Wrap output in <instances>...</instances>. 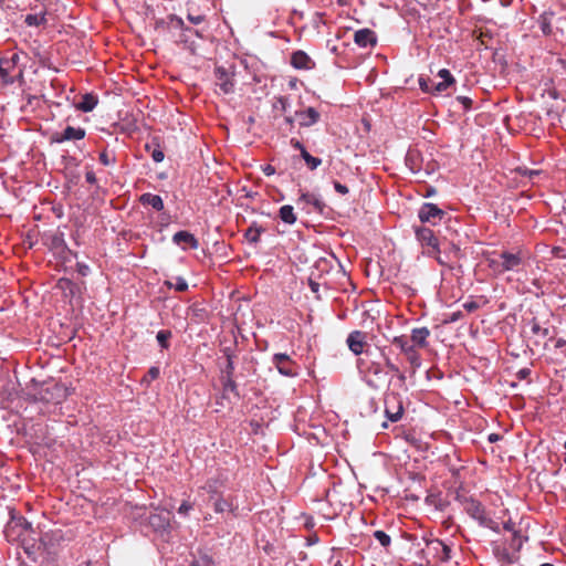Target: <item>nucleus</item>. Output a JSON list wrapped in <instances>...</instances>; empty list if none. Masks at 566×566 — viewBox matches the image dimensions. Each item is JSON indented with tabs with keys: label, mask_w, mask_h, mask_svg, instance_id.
Masks as SVG:
<instances>
[{
	"label": "nucleus",
	"mask_w": 566,
	"mask_h": 566,
	"mask_svg": "<svg viewBox=\"0 0 566 566\" xmlns=\"http://www.w3.org/2000/svg\"><path fill=\"white\" fill-rule=\"evenodd\" d=\"M525 254L522 250L502 251L497 253V258H489L488 264L497 274L509 271H518L523 265Z\"/></svg>",
	"instance_id": "1"
},
{
	"label": "nucleus",
	"mask_w": 566,
	"mask_h": 566,
	"mask_svg": "<svg viewBox=\"0 0 566 566\" xmlns=\"http://www.w3.org/2000/svg\"><path fill=\"white\" fill-rule=\"evenodd\" d=\"M216 86L219 92L228 95L234 92V67H226L223 65H217L214 67Z\"/></svg>",
	"instance_id": "2"
},
{
	"label": "nucleus",
	"mask_w": 566,
	"mask_h": 566,
	"mask_svg": "<svg viewBox=\"0 0 566 566\" xmlns=\"http://www.w3.org/2000/svg\"><path fill=\"white\" fill-rule=\"evenodd\" d=\"M385 415L391 422H397L403 415V401L399 394L388 392L385 395Z\"/></svg>",
	"instance_id": "3"
},
{
	"label": "nucleus",
	"mask_w": 566,
	"mask_h": 566,
	"mask_svg": "<svg viewBox=\"0 0 566 566\" xmlns=\"http://www.w3.org/2000/svg\"><path fill=\"white\" fill-rule=\"evenodd\" d=\"M272 364L282 376L290 378L298 376V365L287 354H274Z\"/></svg>",
	"instance_id": "4"
},
{
	"label": "nucleus",
	"mask_w": 566,
	"mask_h": 566,
	"mask_svg": "<svg viewBox=\"0 0 566 566\" xmlns=\"http://www.w3.org/2000/svg\"><path fill=\"white\" fill-rule=\"evenodd\" d=\"M457 500L461 503L465 513L475 520L479 525L488 517L485 507L476 499L472 496H458Z\"/></svg>",
	"instance_id": "5"
},
{
	"label": "nucleus",
	"mask_w": 566,
	"mask_h": 566,
	"mask_svg": "<svg viewBox=\"0 0 566 566\" xmlns=\"http://www.w3.org/2000/svg\"><path fill=\"white\" fill-rule=\"evenodd\" d=\"M416 238L423 248H427L428 255L440 253L439 241L430 228L419 227L415 229Z\"/></svg>",
	"instance_id": "6"
},
{
	"label": "nucleus",
	"mask_w": 566,
	"mask_h": 566,
	"mask_svg": "<svg viewBox=\"0 0 566 566\" xmlns=\"http://www.w3.org/2000/svg\"><path fill=\"white\" fill-rule=\"evenodd\" d=\"M444 216L446 212L431 202L423 203L418 211V217L422 223H431L433 226L441 221Z\"/></svg>",
	"instance_id": "7"
},
{
	"label": "nucleus",
	"mask_w": 566,
	"mask_h": 566,
	"mask_svg": "<svg viewBox=\"0 0 566 566\" xmlns=\"http://www.w3.org/2000/svg\"><path fill=\"white\" fill-rule=\"evenodd\" d=\"M379 350H371L367 348L365 350V358L360 359V364L366 365L367 373L376 377V379L380 380L386 373L384 371L382 365L380 361L376 360Z\"/></svg>",
	"instance_id": "8"
},
{
	"label": "nucleus",
	"mask_w": 566,
	"mask_h": 566,
	"mask_svg": "<svg viewBox=\"0 0 566 566\" xmlns=\"http://www.w3.org/2000/svg\"><path fill=\"white\" fill-rule=\"evenodd\" d=\"M39 396L40 400L60 403L66 397V388L61 384H53L42 388Z\"/></svg>",
	"instance_id": "9"
},
{
	"label": "nucleus",
	"mask_w": 566,
	"mask_h": 566,
	"mask_svg": "<svg viewBox=\"0 0 566 566\" xmlns=\"http://www.w3.org/2000/svg\"><path fill=\"white\" fill-rule=\"evenodd\" d=\"M85 129L82 127L66 126L61 134H54L52 142L62 144L69 140H81L85 137Z\"/></svg>",
	"instance_id": "10"
},
{
	"label": "nucleus",
	"mask_w": 566,
	"mask_h": 566,
	"mask_svg": "<svg viewBox=\"0 0 566 566\" xmlns=\"http://www.w3.org/2000/svg\"><path fill=\"white\" fill-rule=\"evenodd\" d=\"M295 116L298 119V125L301 127H311L321 119L319 112L314 107L296 111Z\"/></svg>",
	"instance_id": "11"
},
{
	"label": "nucleus",
	"mask_w": 566,
	"mask_h": 566,
	"mask_svg": "<svg viewBox=\"0 0 566 566\" xmlns=\"http://www.w3.org/2000/svg\"><path fill=\"white\" fill-rule=\"evenodd\" d=\"M354 42L359 48H374L377 44V35L368 28L359 29L354 33Z\"/></svg>",
	"instance_id": "12"
},
{
	"label": "nucleus",
	"mask_w": 566,
	"mask_h": 566,
	"mask_svg": "<svg viewBox=\"0 0 566 566\" xmlns=\"http://www.w3.org/2000/svg\"><path fill=\"white\" fill-rule=\"evenodd\" d=\"M291 65L296 70L308 71L315 67V62L306 52L297 50L291 55Z\"/></svg>",
	"instance_id": "13"
},
{
	"label": "nucleus",
	"mask_w": 566,
	"mask_h": 566,
	"mask_svg": "<svg viewBox=\"0 0 566 566\" xmlns=\"http://www.w3.org/2000/svg\"><path fill=\"white\" fill-rule=\"evenodd\" d=\"M348 348L355 354H365L364 346L366 345V334L361 331H354L347 337Z\"/></svg>",
	"instance_id": "14"
},
{
	"label": "nucleus",
	"mask_w": 566,
	"mask_h": 566,
	"mask_svg": "<svg viewBox=\"0 0 566 566\" xmlns=\"http://www.w3.org/2000/svg\"><path fill=\"white\" fill-rule=\"evenodd\" d=\"M428 546L433 551L436 558L441 563H447L451 558V548L441 539H432L428 543Z\"/></svg>",
	"instance_id": "15"
},
{
	"label": "nucleus",
	"mask_w": 566,
	"mask_h": 566,
	"mask_svg": "<svg viewBox=\"0 0 566 566\" xmlns=\"http://www.w3.org/2000/svg\"><path fill=\"white\" fill-rule=\"evenodd\" d=\"M148 523L155 532H166L170 527V513H153L149 515Z\"/></svg>",
	"instance_id": "16"
},
{
	"label": "nucleus",
	"mask_w": 566,
	"mask_h": 566,
	"mask_svg": "<svg viewBox=\"0 0 566 566\" xmlns=\"http://www.w3.org/2000/svg\"><path fill=\"white\" fill-rule=\"evenodd\" d=\"M10 513V523H13L15 527L20 528L19 533H33L35 534V528L32 523L29 522L24 516L17 514L14 509H9Z\"/></svg>",
	"instance_id": "17"
},
{
	"label": "nucleus",
	"mask_w": 566,
	"mask_h": 566,
	"mask_svg": "<svg viewBox=\"0 0 566 566\" xmlns=\"http://www.w3.org/2000/svg\"><path fill=\"white\" fill-rule=\"evenodd\" d=\"M172 242L175 244H187L190 249L197 250L199 248L198 239L188 231H178L172 235Z\"/></svg>",
	"instance_id": "18"
},
{
	"label": "nucleus",
	"mask_w": 566,
	"mask_h": 566,
	"mask_svg": "<svg viewBox=\"0 0 566 566\" xmlns=\"http://www.w3.org/2000/svg\"><path fill=\"white\" fill-rule=\"evenodd\" d=\"M19 538L21 542V545L25 552V554L31 555L35 552L38 548V532L35 531V534L33 533H19Z\"/></svg>",
	"instance_id": "19"
},
{
	"label": "nucleus",
	"mask_w": 566,
	"mask_h": 566,
	"mask_svg": "<svg viewBox=\"0 0 566 566\" xmlns=\"http://www.w3.org/2000/svg\"><path fill=\"white\" fill-rule=\"evenodd\" d=\"M298 202H304L306 205H311L313 207L314 211H316L318 213H323V211L326 207L319 196H317L315 193H311V192H302L298 198Z\"/></svg>",
	"instance_id": "20"
},
{
	"label": "nucleus",
	"mask_w": 566,
	"mask_h": 566,
	"mask_svg": "<svg viewBox=\"0 0 566 566\" xmlns=\"http://www.w3.org/2000/svg\"><path fill=\"white\" fill-rule=\"evenodd\" d=\"M139 202L143 206H150L156 211L164 210V200L160 196L150 192H145L139 197Z\"/></svg>",
	"instance_id": "21"
},
{
	"label": "nucleus",
	"mask_w": 566,
	"mask_h": 566,
	"mask_svg": "<svg viewBox=\"0 0 566 566\" xmlns=\"http://www.w3.org/2000/svg\"><path fill=\"white\" fill-rule=\"evenodd\" d=\"M98 103L97 96L91 93H86L82 96L81 101L77 104V109L88 113L92 112Z\"/></svg>",
	"instance_id": "22"
},
{
	"label": "nucleus",
	"mask_w": 566,
	"mask_h": 566,
	"mask_svg": "<svg viewBox=\"0 0 566 566\" xmlns=\"http://www.w3.org/2000/svg\"><path fill=\"white\" fill-rule=\"evenodd\" d=\"M430 331L427 327L413 328L411 332V340L420 347L427 346V338Z\"/></svg>",
	"instance_id": "23"
},
{
	"label": "nucleus",
	"mask_w": 566,
	"mask_h": 566,
	"mask_svg": "<svg viewBox=\"0 0 566 566\" xmlns=\"http://www.w3.org/2000/svg\"><path fill=\"white\" fill-rule=\"evenodd\" d=\"M280 219L286 224H294L296 222V214L294 208L291 205H284L279 210Z\"/></svg>",
	"instance_id": "24"
},
{
	"label": "nucleus",
	"mask_w": 566,
	"mask_h": 566,
	"mask_svg": "<svg viewBox=\"0 0 566 566\" xmlns=\"http://www.w3.org/2000/svg\"><path fill=\"white\" fill-rule=\"evenodd\" d=\"M553 15L554 14L552 12H544L538 18L539 29H541V31L545 35H549L552 33V18H553Z\"/></svg>",
	"instance_id": "25"
},
{
	"label": "nucleus",
	"mask_w": 566,
	"mask_h": 566,
	"mask_svg": "<svg viewBox=\"0 0 566 566\" xmlns=\"http://www.w3.org/2000/svg\"><path fill=\"white\" fill-rule=\"evenodd\" d=\"M494 554L499 562H501L502 564L510 565L515 563L516 560V556L514 554H511L506 548L497 547L494 549Z\"/></svg>",
	"instance_id": "26"
},
{
	"label": "nucleus",
	"mask_w": 566,
	"mask_h": 566,
	"mask_svg": "<svg viewBox=\"0 0 566 566\" xmlns=\"http://www.w3.org/2000/svg\"><path fill=\"white\" fill-rule=\"evenodd\" d=\"M222 485L223 482L220 479H209L202 486V490L209 493L212 497L219 493Z\"/></svg>",
	"instance_id": "27"
},
{
	"label": "nucleus",
	"mask_w": 566,
	"mask_h": 566,
	"mask_svg": "<svg viewBox=\"0 0 566 566\" xmlns=\"http://www.w3.org/2000/svg\"><path fill=\"white\" fill-rule=\"evenodd\" d=\"M301 157L305 161L307 168L312 171L317 169L322 165V159L312 156L307 150H303V155Z\"/></svg>",
	"instance_id": "28"
},
{
	"label": "nucleus",
	"mask_w": 566,
	"mask_h": 566,
	"mask_svg": "<svg viewBox=\"0 0 566 566\" xmlns=\"http://www.w3.org/2000/svg\"><path fill=\"white\" fill-rule=\"evenodd\" d=\"M222 388L223 392H232L235 397H239L238 386L233 379V377H222Z\"/></svg>",
	"instance_id": "29"
},
{
	"label": "nucleus",
	"mask_w": 566,
	"mask_h": 566,
	"mask_svg": "<svg viewBox=\"0 0 566 566\" xmlns=\"http://www.w3.org/2000/svg\"><path fill=\"white\" fill-rule=\"evenodd\" d=\"M99 163L104 166H111L116 163V156L114 151L108 150L107 148L103 149L99 153Z\"/></svg>",
	"instance_id": "30"
},
{
	"label": "nucleus",
	"mask_w": 566,
	"mask_h": 566,
	"mask_svg": "<svg viewBox=\"0 0 566 566\" xmlns=\"http://www.w3.org/2000/svg\"><path fill=\"white\" fill-rule=\"evenodd\" d=\"M165 285L169 289H175L178 292H185L188 290V283L182 276H177L176 282L165 281Z\"/></svg>",
	"instance_id": "31"
},
{
	"label": "nucleus",
	"mask_w": 566,
	"mask_h": 566,
	"mask_svg": "<svg viewBox=\"0 0 566 566\" xmlns=\"http://www.w3.org/2000/svg\"><path fill=\"white\" fill-rule=\"evenodd\" d=\"M12 69L0 63V77L4 84H13L15 78L11 75Z\"/></svg>",
	"instance_id": "32"
},
{
	"label": "nucleus",
	"mask_w": 566,
	"mask_h": 566,
	"mask_svg": "<svg viewBox=\"0 0 566 566\" xmlns=\"http://www.w3.org/2000/svg\"><path fill=\"white\" fill-rule=\"evenodd\" d=\"M157 342L163 349L169 347V339L171 338V332L168 329H161L156 335Z\"/></svg>",
	"instance_id": "33"
},
{
	"label": "nucleus",
	"mask_w": 566,
	"mask_h": 566,
	"mask_svg": "<svg viewBox=\"0 0 566 566\" xmlns=\"http://www.w3.org/2000/svg\"><path fill=\"white\" fill-rule=\"evenodd\" d=\"M193 566H217L211 556L199 554L192 562Z\"/></svg>",
	"instance_id": "34"
},
{
	"label": "nucleus",
	"mask_w": 566,
	"mask_h": 566,
	"mask_svg": "<svg viewBox=\"0 0 566 566\" xmlns=\"http://www.w3.org/2000/svg\"><path fill=\"white\" fill-rule=\"evenodd\" d=\"M261 232L262 230L260 228H256V227H250L247 231H245V239L251 242V243H258L260 241V235H261Z\"/></svg>",
	"instance_id": "35"
},
{
	"label": "nucleus",
	"mask_w": 566,
	"mask_h": 566,
	"mask_svg": "<svg viewBox=\"0 0 566 566\" xmlns=\"http://www.w3.org/2000/svg\"><path fill=\"white\" fill-rule=\"evenodd\" d=\"M374 537L385 548H387L391 544V537L386 532H384V531H380V530L375 531L374 532Z\"/></svg>",
	"instance_id": "36"
},
{
	"label": "nucleus",
	"mask_w": 566,
	"mask_h": 566,
	"mask_svg": "<svg viewBox=\"0 0 566 566\" xmlns=\"http://www.w3.org/2000/svg\"><path fill=\"white\" fill-rule=\"evenodd\" d=\"M394 344L396 346H398L405 354L409 353V350H411L415 346L412 344L409 343V340L403 337V336H400V337H395L394 338Z\"/></svg>",
	"instance_id": "37"
},
{
	"label": "nucleus",
	"mask_w": 566,
	"mask_h": 566,
	"mask_svg": "<svg viewBox=\"0 0 566 566\" xmlns=\"http://www.w3.org/2000/svg\"><path fill=\"white\" fill-rule=\"evenodd\" d=\"M418 82L422 92L433 93V80L420 76Z\"/></svg>",
	"instance_id": "38"
},
{
	"label": "nucleus",
	"mask_w": 566,
	"mask_h": 566,
	"mask_svg": "<svg viewBox=\"0 0 566 566\" xmlns=\"http://www.w3.org/2000/svg\"><path fill=\"white\" fill-rule=\"evenodd\" d=\"M213 509L216 513H223L231 510V504L227 500L220 497L214 502Z\"/></svg>",
	"instance_id": "39"
},
{
	"label": "nucleus",
	"mask_w": 566,
	"mask_h": 566,
	"mask_svg": "<svg viewBox=\"0 0 566 566\" xmlns=\"http://www.w3.org/2000/svg\"><path fill=\"white\" fill-rule=\"evenodd\" d=\"M44 17L39 14H28L24 22L30 27H38L44 22Z\"/></svg>",
	"instance_id": "40"
},
{
	"label": "nucleus",
	"mask_w": 566,
	"mask_h": 566,
	"mask_svg": "<svg viewBox=\"0 0 566 566\" xmlns=\"http://www.w3.org/2000/svg\"><path fill=\"white\" fill-rule=\"evenodd\" d=\"M20 61V55L18 53H13L10 57H0L1 64H7L12 69V71L15 69Z\"/></svg>",
	"instance_id": "41"
},
{
	"label": "nucleus",
	"mask_w": 566,
	"mask_h": 566,
	"mask_svg": "<svg viewBox=\"0 0 566 566\" xmlns=\"http://www.w3.org/2000/svg\"><path fill=\"white\" fill-rule=\"evenodd\" d=\"M406 356H407V359L410 361V364L415 368L420 367L421 359H420L419 354L416 352L415 347L411 350H409V353H407Z\"/></svg>",
	"instance_id": "42"
},
{
	"label": "nucleus",
	"mask_w": 566,
	"mask_h": 566,
	"mask_svg": "<svg viewBox=\"0 0 566 566\" xmlns=\"http://www.w3.org/2000/svg\"><path fill=\"white\" fill-rule=\"evenodd\" d=\"M426 502L428 504L434 505V507L439 511H443L446 507V502L434 495H429L426 497Z\"/></svg>",
	"instance_id": "43"
},
{
	"label": "nucleus",
	"mask_w": 566,
	"mask_h": 566,
	"mask_svg": "<svg viewBox=\"0 0 566 566\" xmlns=\"http://www.w3.org/2000/svg\"><path fill=\"white\" fill-rule=\"evenodd\" d=\"M234 360L231 357L226 361V366L222 368V377H233L234 373Z\"/></svg>",
	"instance_id": "44"
},
{
	"label": "nucleus",
	"mask_w": 566,
	"mask_h": 566,
	"mask_svg": "<svg viewBox=\"0 0 566 566\" xmlns=\"http://www.w3.org/2000/svg\"><path fill=\"white\" fill-rule=\"evenodd\" d=\"M482 527H486L495 533H500V525L495 521H493L491 517H486L482 524L480 525Z\"/></svg>",
	"instance_id": "45"
},
{
	"label": "nucleus",
	"mask_w": 566,
	"mask_h": 566,
	"mask_svg": "<svg viewBox=\"0 0 566 566\" xmlns=\"http://www.w3.org/2000/svg\"><path fill=\"white\" fill-rule=\"evenodd\" d=\"M531 329L535 335H542L543 337H547L549 335V329L541 327L539 324L535 321L532 323Z\"/></svg>",
	"instance_id": "46"
},
{
	"label": "nucleus",
	"mask_w": 566,
	"mask_h": 566,
	"mask_svg": "<svg viewBox=\"0 0 566 566\" xmlns=\"http://www.w3.org/2000/svg\"><path fill=\"white\" fill-rule=\"evenodd\" d=\"M150 156L153 158V160L155 163H161L165 158V154L164 151L161 150V148L159 147V145H157L151 151H150Z\"/></svg>",
	"instance_id": "47"
},
{
	"label": "nucleus",
	"mask_w": 566,
	"mask_h": 566,
	"mask_svg": "<svg viewBox=\"0 0 566 566\" xmlns=\"http://www.w3.org/2000/svg\"><path fill=\"white\" fill-rule=\"evenodd\" d=\"M187 19L192 23V24H200L205 21L206 17L201 13H192L191 11H188L187 13Z\"/></svg>",
	"instance_id": "48"
},
{
	"label": "nucleus",
	"mask_w": 566,
	"mask_h": 566,
	"mask_svg": "<svg viewBox=\"0 0 566 566\" xmlns=\"http://www.w3.org/2000/svg\"><path fill=\"white\" fill-rule=\"evenodd\" d=\"M378 356H379V357H381V358H384V360H385V365H386V367H387L390 371H392V373H399V368H398V366H397V365H395L394 363H391V360H390V359L385 355V353H384V352L379 350V352H378Z\"/></svg>",
	"instance_id": "49"
},
{
	"label": "nucleus",
	"mask_w": 566,
	"mask_h": 566,
	"mask_svg": "<svg viewBox=\"0 0 566 566\" xmlns=\"http://www.w3.org/2000/svg\"><path fill=\"white\" fill-rule=\"evenodd\" d=\"M289 105H290V103H289V98L286 96H279L276 98L274 107L280 108L282 112H286Z\"/></svg>",
	"instance_id": "50"
},
{
	"label": "nucleus",
	"mask_w": 566,
	"mask_h": 566,
	"mask_svg": "<svg viewBox=\"0 0 566 566\" xmlns=\"http://www.w3.org/2000/svg\"><path fill=\"white\" fill-rule=\"evenodd\" d=\"M452 83H450L449 80L447 81H440V82H434L433 81V93H441L443 91H446Z\"/></svg>",
	"instance_id": "51"
},
{
	"label": "nucleus",
	"mask_w": 566,
	"mask_h": 566,
	"mask_svg": "<svg viewBox=\"0 0 566 566\" xmlns=\"http://www.w3.org/2000/svg\"><path fill=\"white\" fill-rule=\"evenodd\" d=\"M192 509V503H190L189 501H184L178 507V513L180 515L187 516Z\"/></svg>",
	"instance_id": "52"
},
{
	"label": "nucleus",
	"mask_w": 566,
	"mask_h": 566,
	"mask_svg": "<svg viewBox=\"0 0 566 566\" xmlns=\"http://www.w3.org/2000/svg\"><path fill=\"white\" fill-rule=\"evenodd\" d=\"M333 186H334L335 191L340 193V195H343V196H345V195H347L349 192L348 187L346 185H343V184L338 182V181H334Z\"/></svg>",
	"instance_id": "53"
},
{
	"label": "nucleus",
	"mask_w": 566,
	"mask_h": 566,
	"mask_svg": "<svg viewBox=\"0 0 566 566\" xmlns=\"http://www.w3.org/2000/svg\"><path fill=\"white\" fill-rule=\"evenodd\" d=\"M438 76L442 80V81H447L449 80L450 83H453L454 82V78L452 76V74L450 73L449 70L447 69H442L438 72Z\"/></svg>",
	"instance_id": "54"
},
{
	"label": "nucleus",
	"mask_w": 566,
	"mask_h": 566,
	"mask_svg": "<svg viewBox=\"0 0 566 566\" xmlns=\"http://www.w3.org/2000/svg\"><path fill=\"white\" fill-rule=\"evenodd\" d=\"M76 270L77 272L82 275V276H86L90 274L91 272V269L87 264L85 263H76Z\"/></svg>",
	"instance_id": "55"
},
{
	"label": "nucleus",
	"mask_w": 566,
	"mask_h": 566,
	"mask_svg": "<svg viewBox=\"0 0 566 566\" xmlns=\"http://www.w3.org/2000/svg\"><path fill=\"white\" fill-rule=\"evenodd\" d=\"M290 143H291V146H292L294 149L300 150L301 156L303 155V150H306V148L304 147V145H303L300 140H297V139H295V138H292V139L290 140Z\"/></svg>",
	"instance_id": "56"
},
{
	"label": "nucleus",
	"mask_w": 566,
	"mask_h": 566,
	"mask_svg": "<svg viewBox=\"0 0 566 566\" xmlns=\"http://www.w3.org/2000/svg\"><path fill=\"white\" fill-rule=\"evenodd\" d=\"M463 308L471 313L479 308V304L475 301H469L463 304Z\"/></svg>",
	"instance_id": "57"
},
{
	"label": "nucleus",
	"mask_w": 566,
	"mask_h": 566,
	"mask_svg": "<svg viewBox=\"0 0 566 566\" xmlns=\"http://www.w3.org/2000/svg\"><path fill=\"white\" fill-rule=\"evenodd\" d=\"M531 375V369L525 367V368H521L517 373H516V377L520 379V380H524L526 379L528 376Z\"/></svg>",
	"instance_id": "58"
},
{
	"label": "nucleus",
	"mask_w": 566,
	"mask_h": 566,
	"mask_svg": "<svg viewBox=\"0 0 566 566\" xmlns=\"http://www.w3.org/2000/svg\"><path fill=\"white\" fill-rule=\"evenodd\" d=\"M457 99L464 106L465 109H469L472 105V99L468 96H458Z\"/></svg>",
	"instance_id": "59"
},
{
	"label": "nucleus",
	"mask_w": 566,
	"mask_h": 566,
	"mask_svg": "<svg viewBox=\"0 0 566 566\" xmlns=\"http://www.w3.org/2000/svg\"><path fill=\"white\" fill-rule=\"evenodd\" d=\"M169 19H170V22L174 23V25L176 28L184 29L185 23H184V20L181 18H179L177 15H170Z\"/></svg>",
	"instance_id": "60"
},
{
	"label": "nucleus",
	"mask_w": 566,
	"mask_h": 566,
	"mask_svg": "<svg viewBox=\"0 0 566 566\" xmlns=\"http://www.w3.org/2000/svg\"><path fill=\"white\" fill-rule=\"evenodd\" d=\"M85 179L88 184L91 185H94L96 184V176H95V172L93 170H88L86 171L85 174Z\"/></svg>",
	"instance_id": "61"
},
{
	"label": "nucleus",
	"mask_w": 566,
	"mask_h": 566,
	"mask_svg": "<svg viewBox=\"0 0 566 566\" xmlns=\"http://www.w3.org/2000/svg\"><path fill=\"white\" fill-rule=\"evenodd\" d=\"M503 528L507 532H513L514 533V536H517L518 535V532L517 531H514V524L513 522L510 520L507 522H505L503 524Z\"/></svg>",
	"instance_id": "62"
},
{
	"label": "nucleus",
	"mask_w": 566,
	"mask_h": 566,
	"mask_svg": "<svg viewBox=\"0 0 566 566\" xmlns=\"http://www.w3.org/2000/svg\"><path fill=\"white\" fill-rule=\"evenodd\" d=\"M318 543V536L316 534H312L306 538V546H312Z\"/></svg>",
	"instance_id": "63"
},
{
	"label": "nucleus",
	"mask_w": 566,
	"mask_h": 566,
	"mask_svg": "<svg viewBox=\"0 0 566 566\" xmlns=\"http://www.w3.org/2000/svg\"><path fill=\"white\" fill-rule=\"evenodd\" d=\"M262 171L264 172L265 176H272L275 174V168L272 165H265L262 168Z\"/></svg>",
	"instance_id": "64"
}]
</instances>
